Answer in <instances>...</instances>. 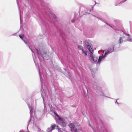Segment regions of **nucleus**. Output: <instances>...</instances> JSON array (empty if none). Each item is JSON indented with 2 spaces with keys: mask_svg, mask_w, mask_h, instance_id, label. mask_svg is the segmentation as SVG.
<instances>
[{
  "mask_svg": "<svg viewBox=\"0 0 132 132\" xmlns=\"http://www.w3.org/2000/svg\"><path fill=\"white\" fill-rule=\"evenodd\" d=\"M114 51V46H113L109 50H108L106 51L105 52L104 54V51L102 55L100 56L99 57L98 61L97 62V64L99 65L101 62L102 61L104 60L105 57H106L107 55L113 52Z\"/></svg>",
  "mask_w": 132,
  "mask_h": 132,
  "instance_id": "f257e3e1",
  "label": "nucleus"
},
{
  "mask_svg": "<svg viewBox=\"0 0 132 132\" xmlns=\"http://www.w3.org/2000/svg\"><path fill=\"white\" fill-rule=\"evenodd\" d=\"M86 48L89 50L90 53V56L94 62H96L97 60V58L95 55H93V51L92 48L90 45H86Z\"/></svg>",
  "mask_w": 132,
  "mask_h": 132,
  "instance_id": "f03ea898",
  "label": "nucleus"
},
{
  "mask_svg": "<svg viewBox=\"0 0 132 132\" xmlns=\"http://www.w3.org/2000/svg\"><path fill=\"white\" fill-rule=\"evenodd\" d=\"M56 115L58 118V124L62 127L65 126L67 119L65 118L60 117L57 114H56Z\"/></svg>",
  "mask_w": 132,
  "mask_h": 132,
  "instance_id": "7ed1b4c3",
  "label": "nucleus"
},
{
  "mask_svg": "<svg viewBox=\"0 0 132 132\" xmlns=\"http://www.w3.org/2000/svg\"><path fill=\"white\" fill-rule=\"evenodd\" d=\"M36 50L38 54H40L44 59L48 60L49 59V53H48L44 52L42 50H38L36 48Z\"/></svg>",
  "mask_w": 132,
  "mask_h": 132,
  "instance_id": "20e7f679",
  "label": "nucleus"
},
{
  "mask_svg": "<svg viewBox=\"0 0 132 132\" xmlns=\"http://www.w3.org/2000/svg\"><path fill=\"white\" fill-rule=\"evenodd\" d=\"M41 12L43 14H46L47 12H48L52 15V16H54V14L51 11L49 8L46 5H45L43 7L41 11Z\"/></svg>",
  "mask_w": 132,
  "mask_h": 132,
  "instance_id": "39448f33",
  "label": "nucleus"
},
{
  "mask_svg": "<svg viewBox=\"0 0 132 132\" xmlns=\"http://www.w3.org/2000/svg\"><path fill=\"white\" fill-rule=\"evenodd\" d=\"M123 33L124 35L126 36L127 37V39H124L123 40V41H128L130 42H132V38H130L129 37L130 35L129 34L127 31H122V33Z\"/></svg>",
  "mask_w": 132,
  "mask_h": 132,
  "instance_id": "423d86ee",
  "label": "nucleus"
},
{
  "mask_svg": "<svg viewBox=\"0 0 132 132\" xmlns=\"http://www.w3.org/2000/svg\"><path fill=\"white\" fill-rule=\"evenodd\" d=\"M19 36L20 37V38L22 39L24 42V43L27 44L29 48L30 49V50H31L32 52L34 53V54H35V53H34V51L32 50V49L30 48L29 45V43L28 41L27 40H25L24 39H23V35H19Z\"/></svg>",
  "mask_w": 132,
  "mask_h": 132,
  "instance_id": "0eeeda50",
  "label": "nucleus"
},
{
  "mask_svg": "<svg viewBox=\"0 0 132 132\" xmlns=\"http://www.w3.org/2000/svg\"><path fill=\"white\" fill-rule=\"evenodd\" d=\"M39 76H40V81L41 82V85H42V88H43V86H42V82H43V74L42 73V69H40V68H39Z\"/></svg>",
  "mask_w": 132,
  "mask_h": 132,
  "instance_id": "6e6552de",
  "label": "nucleus"
},
{
  "mask_svg": "<svg viewBox=\"0 0 132 132\" xmlns=\"http://www.w3.org/2000/svg\"><path fill=\"white\" fill-rule=\"evenodd\" d=\"M56 125L55 124L51 125L50 127L48 128L47 130V132H51L53 130L55 129Z\"/></svg>",
  "mask_w": 132,
  "mask_h": 132,
  "instance_id": "1a4fd4ad",
  "label": "nucleus"
},
{
  "mask_svg": "<svg viewBox=\"0 0 132 132\" xmlns=\"http://www.w3.org/2000/svg\"><path fill=\"white\" fill-rule=\"evenodd\" d=\"M122 32H121V34H123V37H120V38L119 41V43L120 44H121V43H122L123 42H126V41H123V40L124 39H127V37L123 33L122 34L121 33Z\"/></svg>",
  "mask_w": 132,
  "mask_h": 132,
  "instance_id": "9d476101",
  "label": "nucleus"
},
{
  "mask_svg": "<svg viewBox=\"0 0 132 132\" xmlns=\"http://www.w3.org/2000/svg\"><path fill=\"white\" fill-rule=\"evenodd\" d=\"M120 0H116L115 2V6L119 5L120 4L126 1L127 0H125L124 1H121L118 4V3L119 2Z\"/></svg>",
  "mask_w": 132,
  "mask_h": 132,
  "instance_id": "9b49d317",
  "label": "nucleus"
},
{
  "mask_svg": "<svg viewBox=\"0 0 132 132\" xmlns=\"http://www.w3.org/2000/svg\"><path fill=\"white\" fill-rule=\"evenodd\" d=\"M28 106L30 111V117H31L32 116V114L33 112V108L30 106V105H28Z\"/></svg>",
  "mask_w": 132,
  "mask_h": 132,
  "instance_id": "f8f14e48",
  "label": "nucleus"
},
{
  "mask_svg": "<svg viewBox=\"0 0 132 132\" xmlns=\"http://www.w3.org/2000/svg\"><path fill=\"white\" fill-rule=\"evenodd\" d=\"M69 127L71 129V130H74L75 126L72 123H70L69 125Z\"/></svg>",
  "mask_w": 132,
  "mask_h": 132,
  "instance_id": "ddd939ff",
  "label": "nucleus"
},
{
  "mask_svg": "<svg viewBox=\"0 0 132 132\" xmlns=\"http://www.w3.org/2000/svg\"><path fill=\"white\" fill-rule=\"evenodd\" d=\"M82 54L84 55L85 56H87V51L84 50H83L82 51Z\"/></svg>",
  "mask_w": 132,
  "mask_h": 132,
  "instance_id": "4468645a",
  "label": "nucleus"
},
{
  "mask_svg": "<svg viewBox=\"0 0 132 132\" xmlns=\"http://www.w3.org/2000/svg\"><path fill=\"white\" fill-rule=\"evenodd\" d=\"M99 93V95H104V93L101 90H99L98 92Z\"/></svg>",
  "mask_w": 132,
  "mask_h": 132,
  "instance_id": "2eb2a0df",
  "label": "nucleus"
},
{
  "mask_svg": "<svg viewBox=\"0 0 132 132\" xmlns=\"http://www.w3.org/2000/svg\"><path fill=\"white\" fill-rule=\"evenodd\" d=\"M99 15H105V13L104 12H100L99 13Z\"/></svg>",
  "mask_w": 132,
  "mask_h": 132,
  "instance_id": "dca6fc26",
  "label": "nucleus"
},
{
  "mask_svg": "<svg viewBox=\"0 0 132 132\" xmlns=\"http://www.w3.org/2000/svg\"><path fill=\"white\" fill-rule=\"evenodd\" d=\"M84 7L83 5L82 4H80L79 6V11H80L82 10V8H83Z\"/></svg>",
  "mask_w": 132,
  "mask_h": 132,
  "instance_id": "f3484780",
  "label": "nucleus"
},
{
  "mask_svg": "<svg viewBox=\"0 0 132 132\" xmlns=\"http://www.w3.org/2000/svg\"><path fill=\"white\" fill-rule=\"evenodd\" d=\"M78 48L80 50H81L82 51L84 50L83 49V47L81 45H79L78 46Z\"/></svg>",
  "mask_w": 132,
  "mask_h": 132,
  "instance_id": "a211bd4d",
  "label": "nucleus"
},
{
  "mask_svg": "<svg viewBox=\"0 0 132 132\" xmlns=\"http://www.w3.org/2000/svg\"><path fill=\"white\" fill-rule=\"evenodd\" d=\"M95 5H96V4H95L94 5H93V7H92V9H91L90 10H93V7H94L95 6Z\"/></svg>",
  "mask_w": 132,
  "mask_h": 132,
  "instance_id": "6ab92c4d",
  "label": "nucleus"
},
{
  "mask_svg": "<svg viewBox=\"0 0 132 132\" xmlns=\"http://www.w3.org/2000/svg\"><path fill=\"white\" fill-rule=\"evenodd\" d=\"M22 17H20V18L21 24L22 22V18H21Z\"/></svg>",
  "mask_w": 132,
  "mask_h": 132,
  "instance_id": "aec40b11",
  "label": "nucleus"
},
{
  "mask_svg": "<svg viewBox=\"0 0 132 132\" xmlns=\"http://www.w3.org/2000/svg\"><path fill=\"white\" fill-rule=\"evenodd\" d=\"M41 95L42 96V97H43V100L44 101V98H43V94H42V92H41Z\"/></svg>",
  "mask_w": 132,
  "mask_h": 132,
  "instance_id": "412c9836",
  "label": "nucleus"
},
{
  "mask_svg": "<svg viewBox=\"0 0 132 132\" xmlns=\"http://www.w3.org/2000/svg\"><path fill=\"white\" fill-rule=\"evenodd\" d=\"M118 100V99H117L116 100V102H115V103H117V104L118 105L119 104V103H118V102L117 101V100Z\"/></svg>",
  "mask_w": 132,
  "mask_h": 132,
  "instance_id": "4be33fe9",
  "label": "nucleus"
},
{
  "mask_svg": "<svg viewBox=\"0 0 132 132\" xmlns=\"http://www.w3.org/2000/svg\"><path fill=\"white\" fill-rule=\"evenodd\" d=\"M34 61L35 62L36 64V65L37 64H36V62L35 59H34Z\"/></svg>",
  "mask_w": 132,
  "mask_h": 132,
  "instance_id": "5701e85b",
  "label": "nucleus"
},
{
  "mask_svg": "<svg viewBox=\"0 0 132 132\" xmlns=\"http://www.w3.org/2000/svg\"><path fill=\"white\" fill-rule=\"evenodd\" d=\"M75 132H78L77 131V129H76L75 130Z\"/></svg>",
  "mask_w": 132,
  "mask_h": 132,
  "instance_id": "b1692460",
  "label": "nucleus"
},
{
  "mask_svg": "<svg viewBox=\"0 0 132 132\" xmlns=\"http://www.w3.org/2000/svg\"><path fill=\"white\" fill-rule=\"evenodd\" d=\"M74 21H75L73 20H72L71 21V22H74Z\"/></svg>",
  "mask_w": 132,
  "mask_h": 132,
  "instance_id": "393cba45",
  "label": "nucleus"
},
{
  "mask_svg": "<svg viewBox=\"0 0 132 132\" xmlns=\"http://www.w3.org/2000/svg\"><path fill=\"white\" fill-rule=\"evenodd\" d=\"M36 127L37 128L38 130V131H40L39 130H40V129L37 127Z\"/></svg>",
  "mask_w": 132,
  "mask_h": 132,
  "instance_id": "a878e982",
  "label": "nucleus"
},
{
  "mask_svg": "<svg viewBox=\"0 0 132 132\" xmlns=\"http://www.w3.org/2000/svg\"><path fill=\"white\" fill-rule=\"evenodd\" d=\"M97 89L98 90V89H99V87L98 86H97Z\"/></svg>",
  "mask_w": 132,
  "mask_h": 132,
  "instance_id": "bb28decb",
  "label": "nucleus"
},
{
  "mask_svg": "<svg viewBox=\"0 0 132 132\" xmlns=\"http://www.w3.org/2000/svg\"><path fill=\"white\" fill-rule=\"evenodd\" d=\"M88 13H86V16H87V15H88Z\"/></svg>",
  "mask_w": 132,
  "mask_h": 132,
  "instance_id": "cd10ccee",
  "label": "nucleus"
},
{
  "mask_svg": "<svg viewBox=\"0 0 132 132\" xmlns=\"http://www.w3.org/2000/svg\"><path fill=\"white\" fill-rule=\"evenodd\" d=\"M112 28H113L114 29V30H116L115 29V28H114V27H112Z\"/></svg>",
  "mask_w": 132,
  "mask_h": 132,
  "instance_id": "c85d7f7f",
  "label": "nucleus"
},
{
  "mask_svg": "<svg viewBox=\"0 0 132 132\" xmlns=\"http://www.w3.org/2000/svg\"><path fill=\"white\" fill-rule=\"evenodd\" d=\"M97 3H96V2H95V4H96Z\"/></svg>",
  "mask_w": 132,
  "mask_h": 132,
  "instance_id": "c756f323",
  "label": "nucleus"
},
{
  "mask_svg": "<svg viewBox=\"0 0 132 132\" xmlns=\"http://www.w3.org/2000/svg\"><path fill=\"white\" fill-rule=\"evenodd\" d=\"M17 4L18 5V3L17 2Z\"/></svg>",
  "mask_w": 132,
  "mask_h": 132,
  "instance_id": "7c9ffc66",
  "label": "nucleus"
},
{
  "mask_svg": "<svg viewBox=\"0 0 132 132\" xmlns=\"http://www.w3.org/2000/svg\"><path fill=\"white\" fill-rule=\"evenodd\" d=\"M16 1H17V0H16Z\"/></svg>",
  "mask_w": 132,
  "mask_h": 132,
  "instance_id": "2f4dec72",
  "label": "nucleus"
}]
</instances>
